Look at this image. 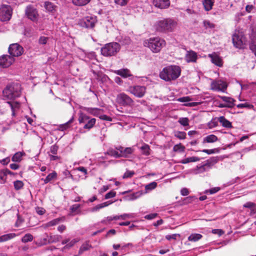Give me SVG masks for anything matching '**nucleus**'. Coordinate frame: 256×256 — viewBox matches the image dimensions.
<instances>
[{
	"label": "nucleus",
	"mask_w": 256,
	"mask_h": 256,
	"mask_svg": "<svg viewBox=\"0 0 256 256\" xmlns=\"http://www.w3.org/2000/svg\"><path fill=\"white\" fill-rule=\"evenodd\" d=\"M43 238H40L38 242H36V244L39 246H44L50 244L49 236L47 233H45Z\"/></svg>",
	"instance_id": "obj_31"
},
{
	"label": "nucleus",
	"mask_w": 256,
	"mask_h": 256,
	"mask_svg": "<svg viewBox=\"0 0 256 256\" xmlns=\"http://www.w3.org/2000/svg\"><path fill=\"white\" fill-rule=\"evenodd\" d=\"M3 96L6 100H12L20 96L21 87L18 83H12L7 85L2 91Z\"/></svg>",
	"instance_id": "obj_3"
},
{
	"label": "nucleus",
	"mask_w": 256,
	"mask_h": 256,
	"mask_svg": "<svg viewBox=\"0 0 256 256\" xmlns=\"http://www.w3.org/2000/svg\"><path fill=\"white\" fill-rule=\"evenodd\" d=\"M177 22L172 18H162L154 23V28L158 32H168L174 31Z\"/></svg>",
	"instance_id": "obj_1"
},
{
	"label": "nucleus",
	"mask_w": 256,
	"mask_h": 256,
	"mask_svg": "<svg viewBox=\"0 0 256 256\" xmlns=\"http://www.w3.org/2000/svg\"><path fill=\"white\" fill-rule=\"evenodd\" d=\"M134 174V172L133 171H126L123 176V178H130Z\"/></svg>",
	"instance_id": "obj_63"
},
{
	"label": "nucleus",
	"mask_w": 256,
	"mask_h": 256,
	"mask_svg": "<svg viewBox=\"0 0 256 256\" xmlns=\"http://www.w3.org/2000/svg\"><path fill=\"white\" fill-rule=\"evenodd\" d=\"M219 122L222 124L223 127L231 128L232 126V123L226 120L224 116L219 117Z\"/></svg>",
	"instance_id": "obj_30"
},
{
	"label": "nucleus",
	"mask_w": 256,
	"mask_h": 256,
	"mask_svg": "<svg viewBox=\"0 0 256 256\" xmlns=\"http://www.w3.org/2000/svg\"><path fill=\"white\" fill-rule=\"evenodd\" d=\"M26 17L33 22H36L38 18V12L36 9L32 5L28 6L25 10Z\"/></svg>",
	"instance_id": "obj_15"
},
{
	"label": "nucleus",
	"mask_w": 256,
	"mask_h": 256,
	"mask_svg": "<svg viewBox=\"0 0 256 256\" xmlns=\"http://www.w3.org/2000/svg\"><path fill=\"white\" fill-rule=\"evenodd\" d=\"M180 235L178 234H168L166 236V238L168 240H176L178 237H180Z\"/></svg>",
	"instance_id": "obj_55"
},
{
	"label": "nucleus",
	"mask_w": 256,
	"mask_h": 256,
	"mask_svg": "<svg viewBox=\"0 0 256 256\" xmlns=\"http://www.w3.org/2000/svg\"><path fill=\"white\" fill-rule=\"evenodd\" d=\"M116 192L114 191H110V192H108V193H107L105 196H104V198L105 199H108V198H114L116 196Z\"/></svg>",
	"instance_id": "obj_59"
},
{
	"label": "nucleus",
	"mask_w": 256,
	"mask_h": 256,
	"mask_svg": "<svg viewBox=\"0 0 256 256\" xmlns=\"http://www.w3.org/2000/svg\"><path fill=\"white\" fill-rule=\"evenodd\" d=\"M166 41L160 37L151 38L144 41V46L148 48L152 52H159L166 46Z\"/></svg>",
	"instance_id": "obj_4"
},
{
	"label": "nucleus",
	"mask_w": 256,
	"mask_h": 256,
	"mask_svg": "<svg viewBox=\"0 0 256 256\" xmlns=\"http://www.w3.org/2000/svg\"><path fill=\"white\" fill-rule=\"evenodd\" d=\"M136 216V214L134 213H130V214H123L120 215L121 219L122 220H126L127 218H134Z\"/></svg>",
	"instance_id": "obj_51"
},
{
	"label": "nucleus",
	"mask_w": 256,
	"mask_h": 256,
	"mask_svg": "<svg viewBox=\"0 0 256 256\" xmlns=\"http://www.w3.org/2000/svg\"><path fill=\"white\" fill-rule=\"evenodd\" d=\"M48 40V38L46 36H40L38 40V42L40 44H46Z\"/></svg>",
	"instance_id": "obj_62"
},
{
	"label": "nucleus",
	"mask_w": 256,
	"mask_h": 256,
	"mask_svg": "<svg viewBox=\"0 0 256 256\" xmlns=\"http://www.w3.org/2000/svg\"><path fill=\"white\" fill-rule=\"evenodd\" d=\"M184 58L187 62H196L198 59V54L192 50H187Z\"/></svg>",
	"instance_id": "obj_17"
},
{
	"label": "nucleus",
	"mask_w": 256,
	"mask_h": 256,
	"mask_svg": "<svg viewBox=\"0 0 256 256\" xmlns=\"http://www.w3.org/2000/svg\"><path fill=\"white\" fill-rule=\"evenodd\" d=\"M64 220V219L63 218H56L54 219L46 224H43L42 226V227L44 229H46L48 227L52 226L58 224L60 222L63 221Z\"/></svg>",
	"instance_id": "obj_24"
},
{
	"label": "nucleus",
	"mask_w": 256,
	"mask_h": 256,
	"mask_svg": "<svg viewBox=\"0 0 256 256\" xmlns=\"http://www.w3.org/2000/svg\"><path fill=\"white\" fill-rule=\"evenodd\" d=\"M204 26L206 28H212L214 27V24L210 22L209 20H204L203 22Z\"/></svg>",
	"instance_id": "obj_56"
},
{
	"label": "nucleus",
	"mask_w": 256,
	"mask_h": 256,
	"mask_svg": "<svg viewBox=\"0 0 256 256\" xmlns=\"http://www.w3.org/2000/svg\"><path fill=\"white\" fill-rule=\"evenodd\" d=\"M96 22V16H87L80 20V24L82 27L90 28L94 26Z\"/></svg>",
	"instance_id": "obj_13"
},
{
	"label": "nucleus",
	"mask_w": 256,
	"mask_h": 256,
	"mask_svg": "<svg viewBox=\"0 0 256 256\" xmlns=\"http://www.w3.org/2000/svg\"><path fill=\"white\" fill-rule=\"evenodd\" d=\"M208 57L210 58L212 62L215 65L220 67L222 66V58L215 52L209 54Z\"/></svg>",
	"instance_id": "obj_20"
},
{
	"label": "nucleus",
	"mask_w": 256,
	"mask_h": 256,
	"mask_svg": "<svg viewBox=\"0 0 256 256\" xmlns=\"http://www.w3.org/2000/svg\"><path fill=\"white\" fill-rule=\"evenodd\" d=\"M219 122V118L215 117L212 119V120L208 123V126L210 129H212L218 126Z\"/></svg>",
	"instance_id": "obj_37"
},
{
	"label": "nucleus",
	"mask_w": 256,
	"mask_h": 256,
	"mask_svg": "<svg viewBox=\"0 0 256 256\" xmlns=\"http://www.w3.org/2000/svg\"><path fill=\"white\" fill-rule=\"evenodd\" d=\"M236 107L238 108H246L248 109H253L254 106L248 102H245L238 104Z\"/></svg>",
	"instance_id": "obj_44"
},
{
	"label": "nucleus",
	"mask_w": 256,
	"mask_h": 256,
	"mask_svg": "<svg viewBox=\"0 0 256 256\" xmlns=\"http://www.w3.org/2000/svg\"><path fill=\"white\" fill-rule=\"evenodd\" d=\"M107 152L108 155L116 158H121L120 152L117 150L116 148H110Z\"/></svg>",
	"instance_id": "obj_34"
},
{
	"label": "nucleus",
	"mask_w": 256,
	"mask_h": 256,
	"mask_svg": "<svg viewBox=\"0 0 256 256\" xmlns=\"http://www.w3.org/2000/svg\"><path fill=\"white\" fill-rule=\"evenodd\" d=\"M6 104H8L9 107L10 108L12 111V116H16V112L19 110L20 104L16 102H6Z\"/></svg>",
	"instance_id": "obj_22"
},
{
	"label": "nucleus",
	"mask_w": 256,
	"mask_h": 256,
	"mask_svg": "<svg viewBox=\"0 0 256 256\" xmlns=\"http://www.w3.org/2000/svg\"><path fill=\"white\" fill-rule=\"evenodd\" d=\"M73 122V118H72L68 122L60 126V130H64L70 126V124Z\"/></svg>",
	"instance_id": "obj_52"
},
{
	"label": "nucleus",
	"mask_w": 256,
	"mask_h": 256,
	"mask_svg": "<svg viewBox=\"0 0 256 256\" xmlns=\"http://www.w3.org/2000/svg\"><path fill=\"white\" fill-rule=\"evenodd\" d=\"M232 42L235 47L242 48L245 44V38L242 32L236 31L232 35Z\"/></svg>",
	"instance_id": "obj_9"
},
{
	"label": "nucleus",
	"mask_w": 256,
	"mask_h": 256,
	"mask_svg": "<svg viewBox=\"0 0 256 256\" xmlns=\"http://www.w3.org/2000/svg\"><path fill=\"white\" fill-rule=\"evenodd\" d=\"M120 50V44L118 42H110L101 48V54L105 56L115 55Z\"/></svg>",
	"instance_id": "obj_5"
},
{
	"label": "nucleus",
	"mask_w": 256,
	"mask_h": 256,
	"mask_svg": "<svg viewBox=\"0 0 256 256\" xmlns=\"http://www.w3.org/2000/svg\"><path fill=\"white\" fill-rule=\"evenodd\" d=\"M216 162V160L214 158L207 160L202 162L201 164L197 166L196 167L192 170L193 172L195 174H200L207 172Z\"/></svg>",
	"instance_id": "obj_7"
},
{
	"label": "nucleus",
	"mask_w": 256,
	"mask_h": 256,
	"mask_svg": "<svg viewBox=\"0 0 256 256\" xmlns=\"http://www.w3.org/2000/svg\"><path fill=\"white\" fill-rule=\"evenodd\" d=\"M140 150L142 151V152L145 156H148L150 154V146L146 144H144L141 147Z\"/></svg>",
	"instance_id": "obj_43"
},
{
	"label": "nucleus",
	"mask_w": 256,
	"mask_h": 256,
	"mask_svg": "<svg viewBox=\"0 0 256 256\" xmlns=\"http://www.w3.org/2000/svg\"><path fill=\"white\" fill-rule=\"evenodd\" d=\"M15 61V58L10 55H4L1 56V66L8 68Z\"/></svg>",
	"instance_id": "obj_16"
},
{
	"label": "nucleus",
	"mask_w": 256,
	"mask_h": 256,
	"mask_svg": "<svg viewBox=\"0 0 256 256\" xmlns=\"http://www.w3.org/2000/svg\"><path fill=\"white\" fill-rule=\"evenodd\" d=\"M200 158L198 156H191L188 157L180 161V162L182 164H186L191 162H196L200 160Z\"/></svg>",
	"instance_id": "obj_33"
},
{
	"label": "nucleus",
	"mask_w": 256,
	"mask_h": 256,
	"mask_svg": "<svg viewBox=\"0 0 256 256\" xmlns=\"http://www.w3.org/2000/svg\"><path fill=\"white\" fill-rule=\"evenodd\" d=\"M90 0H72V4L77 6H83L88 4Z\"/></svg>",
	"instance_id": "obj_42"
},
{
	"label": "nucleus",
	"mask_w": 256,
	"mask_h": 256,
	"mask_svg": "<svg viewBox=\"0 0 256 256\" xmlns=\"http://www.w3.org/2000/svg\"><path fill=\"white\" fill-rule=\"evenodd\" d=\"M14 188L16 190L21 189L24 186V183L21 180H16L14 182Z\"/></svg>",
	"instance_id": "obj_53"
},
{
	"label": "nucleus",
	"mask_w": 256,
	"mask_h": 256,
	"mask_svg": "<svg viewBox=\"0 0 256 256\" xmlns=\"http://www.w3.org/2000/svg\"><path fill=\"white\" fill-rule=\"evenodd\" d=\"M250 47L256 56V40H252Z\"/></svg>",
	"instance_id": "obj_64"
},
{
	"label": "nucleus",
	"mask_w": 256,
	"mask_h": 256,
	"mask_svg": "<svg viewBox=\"0 0 256 256\" xmlns=\"http://www.w3.org/2000/svg\"><path fill=\"white\" fill-rule=\"evenodd\" d=\"M178 122L184 126L189 125V120L188 118H180L178 120Z\"/></svg>",
	"instance_id": "obj_49"
},
{
	"label": "nucleus",
	"mask_w": 256,
	"mask_h": 256,
	"mask_svg": "<svg viewBox=\"0 0 256 256\" xmlns=\"http://www.w3.org/2000/svg\"><path fill=\"white\" fill-rule=\"evenodd\" d=\"M114 72L124 78H126L132 76L130 70L127 68L116 70L114 71Z\"/></svg>",
	"instance_id": "obj_25"
},
{
	"label": "nucleus",
	"mask_w": 256,
	"mask_h": 256,
	"mask_svg": "<svg viewBox=\"0 0 256 256\" xmlns=\"http://www.w3.org/2000/svg\"><path fill=\"white\" fill-rule=\"evenodd\" d=\"M62 238V236L58 234H50L49 236L50 244L56 243L59 242Z\"/></svg>",
	"instance_id": "obj_40"
},
{
	"label": "nucleus",
	"mask_w": 256,
	"mask_h": 256,
	"mask_svg": "<svg viewBox=\"0 0 256 256\" xmlns=\"http://www.w3.org/2000/svg\"><path fill=\"white\" fill-rule=\"evenodd\" d=\"M158 216L156 213H152L146 215L144 218L145 219L151 220L156 218Z\"/></svg>",
	"instance_id": "obj_60"
},
{
	"label": "nucleus",
	"mask_w": 256,
	"mask_h": 256,
	"mask_svg": "<svg viewBox=\"0 0 256 256\" xmlns=\"http://www.w3.org/2000/svg\"><path fill=\"white\" fill-rule=\"evenodd\" d=\"M57 176V173L55 171H54L52 173L49 174L45 178H42L40 180L43 181L44 184H46L50 182L51 180L56 179Z\"/></svg>",
	"instance_id": "obj_27"
},
{
	"label": "nucleus",
	"mask_w": 256,
	"mask_h": 256,
	"mask_svg": "<svg viewBox=\"0 0 256 256\" xmlns=\"http://www.w3.org/2000/svg\"><path fill=\"white\" fill-rule=\"evenodd\" d=\"M119 42L123 45L129 44L130 43V39L128 36L122 37Z\"/></svg>",
	"instance_id": "obj_50"
},
{
	"label": "nucleus",
	"mask_w": 256,
	"mask_h": 256,
	"mask_svg": "<svg viewBox=\"0 0 256 256\" xmlns=\"http://www.w3.org/2000/svg\"><path fill=\"white\" fill-rule=\"evenodd\" d=\"M12 9L7 4L1 5V22H7L12 18Z\"/></svg>",
	"instance_id": "obj_12"
},
{
	"label": "nucleus",
	"mask_w": 256,
	"mask_h": 256,
	"mask_svg": "<svg viewBox=\"0 0 256 256\" xmlns=\"http://www.w3.org/2000/svg\"><path fill=\"white\" fill-rule=\"evenodd\" d=\"M181 70L177 66H169L164 68L160 73V78L165 81L175 80L180 74Z\"/></svg>",
	"instance_id": "obj_2"
},
{
	"label": "nucleus",
	"mask_w": 256,
	"mask_h": 256,
	"mask_svg": "<svg viewBox=\"0 0 256 256\" xmlns=\"http://www.w3.org/2000/svg\"><path fill=\"white\" fill-rule=\"evenodd\" d=\"M78 122L84 128L90 130L96 124V120L90 117L83 112H80L78 116Z\"/></svg>",
	"instance_id": "obj_6"
},
{
	"label": "nucleus",
	"mask_w": 256,
	"mask_h": 256,
	"mask_svg": "<svg viewBox=\"0 0 256 256\" xmlns=\"http://www.w3.org/2000/svg\"><path fill=\"white\" fill-rule=\"evenodd\" d=\"M244 207L250 209V215L256 214V204L254 202H248L244 204Z\"/></svg>",
	"instance_id": "obj_29"
},
{
	"label": "nucleus",
	"mask_w": 256,
	"mask_h": 256,
	"mask_svg": "<svg viewBox=\"0 0 256 256\" xmlns=\"http://www.w3.org/2000/svg\"><path fill=\"white\" fill-rule=\"evenodd\" d=\"M214 0H202V4L206 11L208 12L212 8Z\"/></svg>",
	"instance_id": "obj_26"
},
{
	"label": "nucleus",
	"mask_w": 256,
	"mask_h": 256,
	"mask_svg": "<svg viewBox=\"0 0 256 256\" xmlns=\"http://www.w3.org/2000/svg\"><path fill=\"white\" fill-rule=\"evenodd\" d=\"M191 100V98L188 96H183L177 99V101L180 102H188Z\"/></svg>",
	"instance_id": "obj_58"
},
{
	"label": "nucleus",
	"mask_w": 256,
	"mask_h": 256,
	"mask_svg": "<svg viewBox=\"0 0 256 256\" xmlns=\"http://www.w3.org/2000/svg\"><path fill=\"white\" fill-rule=\"evenodd\" d=\"M116 100L120 106H132L134 103L132 98L124 92L118 94Z\"/></svg>",
	"instance_id": "obj_11"
},
{
	"label": "nucleus",
	"mask_w": 256,
	"mask_h": 256,
	"mask_svg": "<svg viewBox=\"0 0 256 256\" xmlns=\"http://www.w3.org/2000/svg\"><path fill=\"white\" fill-rule=\"evenodd\" d=\"M218 97L221 98L224 102L226 108H232L234 106V102L235 100L232 98L226 96H218Z\"/></svg>",
	"instance_id": "obj_23"
},
{
	"label": "nucleus",
	"mask_w": 256,
	"mask_h": 256,
	"mask_svg": "<svg viewBox=\"0 0 256 256\" xmlns=\"http://www.w3.org/2000/svg\"><path fill=\"white\" fill-rule=\"evenodd\" d=\"M45 8L48 12H52L55 10V6L52 2H46L44 4Z\"/></svg>",
	"instance_id": "obj_46"
},
{
	"label": "nucleus",
	"mask_w": 256,
	"mask_h": 256,
	"mask_svg": "<svg viewBox=\"0 0 256 256\" xmlns=\"http://www.w3.org/2000/svg\"><path fill=\"white\" fill-rule=\"evenodd\" d=\"M33 240V236L30 234H26L22 238V242L24 243H26L29 242H32Z\"/></svg>",
	"instance_id": "obj_47"
},
{
	"label": "nucleus",
	"mask_w": 256,
	"mask_h": 256,
	"mask_svg": "<svg viewBox=\"0 0 256 256\" xmlns=\"http://www.w3.org/2000/svg\"><path fill=\"white\" fill-rule=\"evenodd\" d=\"M16 234L14 233H10L1 236V242L6 241L14 238Z\"/></svg>",
	"instance_id": "obj_41"
},
{
	"label": "nucleus",
	"mask_w": 256,
	"mask_h": 256,
	"mask_svg": "<svg viewBox=\"0 0 256 256\" xmlns=\"http://www.w3.org/2000/svg\"><path fill=\"white\" fill-rule=\"evenodd\" d=\"M24 155L23 152H17L12 157V160L14 162H19L22 160V157Z\"/></svg>",
	"instance_id": "obj_36"
},
{
	"label": "nucleus",
	"mask_w": 256,
	"mask_h": 256,
	"mask_svg": "<svg viewBox=\"0 0 256 256\" xmlns=\"http://www.w3.org/2000/svg\"><path fill=\"white\" fill-rule=\"evenodd\" d=\"M210 88L214 91L224 92L227 88L226 82L222 80H213L210 84Z\"/></svg>",
	"instance_id": "obj_14"
},
{
	"label": "nucleus",
	"mask_w": 256,
	"mask_h": 256,
	"mask_svg": "<svg viewBox=\"0 0 256 256\" xmlns=\"http://www.w3.org/2000/svg\"><path fill=\"white\" fill-rule=\"evenodd\" d=\"M186 133L184 132H175L174 136L180 140H184L186 138Z\"/></svg>",
	"instance_id": "obj_48"
},
{
	"label": "nucleus",
	"mask_w": 256,
	"mask_h": 256,
	"mask_svg": "<svg viewBox=\"0 0 256 256\" xmlns=\"http://www.w3.org/2000/svg\"><path fill=\"white\" fill-rule=\"evenodd\" d=\"M8 51L10 56L14 58L22 56L24 53V50L23 47L18 43H14L9 46Z\"/></svg>",
	"instance_id": "obj_10"
},
{
	"label": "nucleus",
	"mask_w": 256,
	"mask_h": 256,
	"mask_svg": "<svg viewBox=\"0 0 256 256\" xmlns=\"http://www.w3.org/2000/svg\"><path fill=\"white\" fill-rule=\"evenodd\" d=\"M154 4L160 8H166L170 5V0H154Z\"/></svg>",
	"instance_id": "obj_21"
},
{
	"label": "nucleus",
	"mask_w": 256,
	"mask_h": 256,
	"mask_svg": "<svg viewBox=\"0 0 256 256\" xmlns=\"http://www.w3.org/2000/svg\"><path fill=\"white\" fill-rule=\"evenodd\" d=\"M84 110L87 112L88 114L94 116L100 117L101 114H103L104 110L96 108H84Z\"/></svg>",
	"instance_id": "obj_19"
},
{
	"label": "nucleus",
	"mask_w": 256,
	"mask_h": 256,
	"mask_svg": "<svg viewBox=\"0 0 256 256\" xmlns=\"http://www.w3.org/2000/svg\"><path fill=\"white\" fill-rule=\"evenodd\" d=\"M202 236L200 234H192L188 238V240L196 242L200 240Z\"/></svg>",
	"instance_id": "obj_38"
},
{
	"label": "nucleus",
	"mask_w": 256,
	"mask_h": 256,
	"mask_svg": "<svg viewBox=\"0 0 256 256\" xmlns=\"http://www.w3.org/2000/svg\"><path fill=\"white\" fill-rule=\"evenodd\" d=\"M129 0H114L116 4L121 6H125L127 4Z\"/></svg>",
	"instance_id": "obj_61"
},
{
	"label": "nucleus",
	"mask_w": 256,
	"mask_h": 256,
	"mask_svg": "<svg viewBox=\"0 0 256 256\" xmlns=\"http://www.w3.org/2000/svg\"><path fill=\"white\" fill-rule=\"evenodd\" d=\"M127 91L135 96L141 98L144 96L146 92V87L142 86L135 85L128 87Z\"/></svg>",
	"instance_id": "obj_8"
},
{
	"label": "nucleus",
	"mask_w": 256,
	"mask_h": 256,
	"mask_svg": "<svg viewBox=\"0 0 256 256\" xmlns=\"http://www.w3.org/2000/svg\"><path fill=\"white\" fill-rule=\"evenodd\" d=\"M185 150L184 146L181 144H177L174 146L173 150L175 152H184Z\"/></svg>",
	"instance_id": "obj_45"
},
{
	"label": "nucleus",
	"mask_w": 256,
	"mask_h": 256,
	"mask_svg": "<svg viewBox=\"0 0 256 256\" xmlns=\"http://www.w3.org/2000/svg\"><path fill=\"white\" fill-rule=\"evenodd\" d=\"M220 187H214L213 188H212L210 190H206L204 191V194H208L209 193L210 194H214L217 192H218L220 190Z\"/></svg>",
	"instance_id": "obj_54"
},
{
	"label": "nucleus",
	"mask_w": 256,
	"mask_h": 256,
	"mask_svg": "<svg viewBox=\"0 0 256 256\" xmlns=\"http://www.w3.org/2000/svg\"><path fill=\"white\" fill-rule=\"evenodd\" d=\"M90 247H91L88 244V243L84 244L80 248L79 252L82 253L84 251L87 250H89Z\"/></svg>",
	"instance_id": "obj_57"
},
{
	"label": "nucleus",
	"mask_w": 256,
	"mask_h": 256,
	"mask_svg": "<svg viewBox=\"0 0 256 256\" xmlns=\"http://www.w3.org/2000/svg\"><path fill=\"white\" fill-rule=\"evenodd\" d=\"M157 186V183L155 182H152L145 186V192L144 194H146L149 192L154 190Z\"/></svg>",
	"instance_id": "obj_39"
},
{
	"label": "nucleus",
	"mask_w": 256,
	"mask_h": 256,
	"mask_svg": "<svg viewBox=\"0 0 256 256\" xmlns=\"http://www.w3.org/2000/svg\"><path fill=\"white\" fill-rule=\"evenodd\" d=\"M116 148L119 152H120L121 158H129L130 155L132 154L134 152V148L130 147L124 148L121 146H119L116 147Z\"/></svg>",
	"instance_id": "obj_18"
},
{
	"label": "nucleus",
	"mask_w": 256,
	"mask_h": 256,
	"mask_svg": "<svg viewBox=\"0 0 256 256\" xmlns=\"http://www.w3.org/2000/svg\"><path fill=\"white\" fill-rule=\"evenodd\" d=\"M218 140V137L216 136L210 134L204 138L203 142L212 143L216 142Z\"/></svg>",
	"instance_id": "obj_35"
},
{
	"label": "nucleus",
	"mask_w": 256,
	"mask_h": 256,
	"mask_svg": "<svg viewBox=\"0 0 256 256\" xmlns=\"http://www.w3.org/2000/svg\"><path fill=\"white\" fill-rule=\"evenodd\" d=\"M143 194L144 192L142 190H140L130 194L126 196V198L128 200H134L140 198Z\"/></svg>",
	"instance_id": "obj_28"
},
{
	"label": "nucleus",
	"mask_w": 256,
	"mask_h": 256,
	"mask_svg": "<svg viewBox=\"0 0 256 256\" xmlns=\"http://www.w3.org/2000/svg\"><path fill=\"white\" fill-rule=\"evenodd\" d=\"M112 203H113V202L108 201V202H103L102 204H98L97 206H94V208H92L91 212H96V211L98 210H100V208H104V207H106V206H109L110 204H112Z\"/></svg>",
	"instance_id": "obj_32"
}]
</instances>
